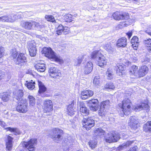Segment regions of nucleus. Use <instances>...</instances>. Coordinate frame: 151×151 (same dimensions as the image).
<instances>
[{"label": "nucleus", "instance_id": "6e6d98bb", "mask_svg": "<svg viewBox=\"0 0 151 151\" xmlns=\"http://www.w3.org/2000/svg\"><path fill=\"white\" fill-rule=\"evenodd\" d=\"M104 49H105L108 51H109L110 50H112V48L110 43L106 45V46L104 47Z\"/></svg>", "mask_w": 151, "mask_h": 151}, {"label": "nucleus", "instance_id": "c03bdc74", "mask_svg": "<svg viewBox=\"0 0 151 151\" xmlns=\"http://www.w3.org/2000/svg\"><path fill=\"white\" fill-rule=\"evenodd\" d=\"M9 16V22H12L17 20V17L15 14H12L11 15H8Z\"/></svg>", "mask_w": 151, "mask_h": 151}, {"label": "nucleus", "instance_id": "ddd939ff", "mask_svg": "<svg viewBox=\"0 0 151 151\" xmlns=\"http://www.w3.org/2000/svg\"><path fill=\"white\" fill-rule=\"evenodd\" d=\"M50 76L53 78H58L61 76L60 72L56 68L52 67L49 70Z\"/></svg>", "mask_w": 151, "mask_h": 151}, {"label": "nucleus", "instance_id": "f704fd0d", "mask_svg": "<svg viewBox=\"0 0 151 151\" xmlns=\"http://www.w3.org/2000/svg\"><path fill=\"white\" fill-rule=\"evenodd\" d=\"M144 43L145 46L147 47V49L150 52H151V39H149L145 40Z\"/></svg>", "mask_w": 151, "mask_h": 151}, {"label": "nucleus", "instance_id": "de8ad7c7", "mask_svg": "<svg viewBox=\"0 0 151 151\" xmlns=\"http://www.w3.org/2000/svg\"><path fill=\"white\" fill-rule=\"evenodd\" d=\"M132 69L129 71L130 75H135V73L138 69V67L135 65H133L132 66Z\"/></svg>", "mask_w": 151, "mask_h": 151}, {"label": "nucleus", "instance_id": "ea45409f", "mask_svg": "<svg viewBox=\"0 0 151 151\" xmlns=\"http://www.w3.org/2000/svg\"><path fill=\"white\" fill-rule=\"evenodd\" d=\"M105 88L109 89L114 90L115 88V86L112 83L110 82L106 84Z\"/></svg>", "mask_w": 151, "mask_h": 151}, {"label": "nucleus", "instance_id": "4be33fe9", "mask_svg": "<svg viewBox=\"0 0 151 151\" xmlns=\"http://www.w3.org/2000/svg\"><path fill=\"white\" fill-rule=\"evenodd\" d=\"M127 44V39L124 37L118 39L116 42V45L119 47H125Z\"/></svg>", "mask_w": 151, "mask_h": 151}, {"label": "nucleus", "instance_id": "6ab92c4d", "mask_svg": "<svg viewBox=\"0 0 151 151\" xmlns=\"http://www.w3.org/2000/svg\"><path fill=\"white\" fill-rule=\"evenodd\" d=\"M21 25L22 27L27 29H32L33 28L34 21H32L29 22L22 21Z\"/></svg>", "mask_w": 151, "mask_h": 151}, {"label": "nucleus", "instance_id": "bf43d9fd", "mask_svg": "<svg viewBox=\"0 0 151 151\" xmlns=\"http://www.w3.org/2000/svg\"><path fill=\"white\" fill-rule=\"evenodd\" d=\"M4 73L2 71L0 70V80L4 77Z\"/></svg>", "mask_w": 151, "mask_h": 151}, {"label": "nucleus", "instance_id": "4d7b16f0", "mask_svg": "<svg viewBox=\"0 0 151 151\" xmlns=\"http://www.w3.org/2000/svg\"><path fill=\"white\" fill-rule=\"evenodd\" d=\"M16 17H17V19H19L22 17L23 15L22 14V13H17L15 14Z\"/></svg>", "mask_w": 151, "mask_h": 151}, {"label": "nucleus", "instance_id": "f257e3e1", "mask_svg": "<svg viewBox=\"0 0 151 151\" xmlns=\"http://www.w3.org/2000/svg\"><path fill=\"white\" fill-rule=\"evenodd\" d=\"M42 52L45 54V56L52 60H53L60 64L63 62L62 59L59 55H57L50 47H44Z\"/></svg>", "mask_w": 151, "mask_h": 151}, {"label": "nucleus", "instance_id": "052dcab7", "mask_svg": "<svg viewBox=\"0 0 151 151\" xmlns=\"http://www.w3.org/2000/svg\"><path fill=\"white\" fill-rule=\"evenodd\" d=\"M127 35L128 36V38H130L132 35V32L129 31L127 33Z\"/></svg>", "mask_w": 151, "mask_h": 151}, {"label": "nucleus", "instance_id": "e433bc0d", "mask_svg": "<svg viewBox=\"0 0 151 151\" xmlns=\"http://www.w3.org/2000/svg\"><path fill=\"white\" fill-rule=\"evenodd\" d=\"M106 76L108 80H110L113 78V74L110 69H108L106 73Z\"/></svg>", "mask_w": 151, "mask_h": 151}, {"label": "nucleus", "instance_id": "3c124183", "mask_svg": "<svg viewBox=\"0 0 151 151\" xmlns=\"http://www.w3.org/2000/svg\"><path fill=\"white\" fill-rule=\"evenodd\" d=\"M99 76H96L94 78L93 80V84L95 86H97L99 85Z\"/></svg>", "mask_w": 151, "mask_h": 151}, {"label": "nucleus", "instance_id": "37998d69", "mask_svg": "<svg viewBox=\"0 0 151 151\" xmlns=\"http://www.w3.org/2000/svg\"><path fill=\"white\" fill-rule=\"evenodd\" d=\"M43 27V25L42 24H40V23L39 22L34 21L33 28H35L36 29H40Z\"/></svg>", "mask_w": 151, "mask_h": 151}, {"label": "nucleus", "instance_id": "393cba45", "mask_svg": "<svg viewBox=\"0 0 151 151\" xmlns=\"http://www.w3.org/2000/svg\"><path fill=\"white\" fill-rule=\"evenodd\" d=\"M131 42L134 49L137 50L139 44L138 38L136 36L133 37L131 40Z\"/></svg>", "mask_w": 151, "mask_h": 151}, {"label": "nucleus", "instance_id": "69168bd1", "mask_svg": "<svg viewBox=\"0 0 151 151\" xmlns=\"http://www.w3.org/2000/svg\"><path fill=\"white\" fill-rule=\"evenodd\" d=\"M142 151H150L148 150H147L146 149H144L143 150H142Z\"/></svg>", "mask_w": 151, "mask_h": 151}, {"label": "nucleus", "instance_id": "338daca9", "mask_svg": "<svg viewBox=\"0 0 151 151\" xmlns=\"http://www.w3.org/2000/svg\"><path fill=\"white\" fill-rule=\"evenodd\" d=\"M26 14H27V13H28V12H26L25 13Z\"/></svg>", "mask_w": 151, "mask_h": 151}, {"label": "nucleus", "instance_id": "9b49d317", "mask_svg": "<svg viewBox=\"0 0 151 151\" xmlns=\"http://www.w3.org/2000/svg\"><path fill=\"white\" fill-rule=\"evenodd\" d=\"M26 62V57L24 54L20 52L19 53L17 59L14 60L15 64L20 66L24 65Z\"/></svg>", "mask_w": 151, "mask_h": 151}, {"label": "nucleus", "instance_id": "412c9836", "mask_svg": "<svg viewBox=\"0 0 151 151\" xmlns=\"http://www.w3.org/2000/svg\"><path fill=\"white\" fill-rule=\"evenodd\" d=\"M125 66L122 63L118 64L115 66L116 73L118 75H122L123 73H124Z\"/></svg>", "mask_w": 151, "mask_h": 151}, {"label": "nucleus", "instance_id": "b1692460", "mask_svg": "<svg viewBox=\"0 0 151 151\" xmlns=\"http://www.w3.org/2000/svg\"><path fill=\"white\" fill-rule=\"evenodd\" d=\"M74 103V101H72L71 104H69L67 108V112L69 115L72 116L74 114L75 112L73 106Z\"/></svg>", "mask_w": 151, "mask_h": 151}, {"label": "nucleus", "instance_id": "f8f14e48", "mask_svg": "<svg viewBox=\"0 0 151 151\" xmlns=\"http://www.w3.org/2000/svg\"><path fill=\"white\" fill-rule=\"evenodd\" d=\"M112 15L114 19L117 20L127 19L129 17L128 13L124 12L120 13L118 12L114 13Z\"/></svg>", "mask_w": 151, "mask_h": 151}, {"label": "nucleus", "instance_id": "13d9d810", "mask_svg": "<svg viewBox=\"0 0 151 151\" xmlns=\"http://www.w3.org/2000/svg\"><path fill=\"white\" fill-rule=\"evenodd\" d=\"M109 103L110 101L109 100L104 101V108H105V106L108 107L109 106Z\"/></svg>", "mask_w": 151, "mask_h": 151}, {"label": "nucleus", "instance_id": "1a4fd4ad", "mask_svg": "<svg viewBox=\"0 0 151 151\" xmlns=\"http://www.w3.org/2000/svg\"><path fill=\"white\" fill-rule=\"evenodd\" d=\"M16 110L20 113H26L28 110L27 103L26 100H21L20 102L19 103V105L16 107Z\"/></svg>", "mask_w": 151, "mask_h": 151}, {"label": "nucleus", "instance_id": "680f3d73", "mask_svg": "<svg viewBox=\"0 0 151 151\" xmlns=\"http://www.w3.org/2000/svg\"><path fill=\"white\" fill-rule=\"evenodd\" d=\"M137 148V146H135L133 147L132 148H131L129 151H136V149Z\"/></svg>", "mask_w": 151, "mask_h": 151}, {"label": "nucleus", "instance_id": "9d476101", "mask_svg": "<svg viewBox=\"0 0 151 151\" xmlns=\"http://www.w3.org/2000/svg\"><path fill=\"white\" fill-rule=\"evenodd\" d=\"M82 122L83 127L87 130H89L94 125V121L91 118L85 116L83 118Z\"/></svg>", "mask_w": 151, "mask_h": 151}, {"label": "nucleus", "instance_id": "0e129e2a", "mask_svg": "<svg viewBox=\"0 0 151 151\" xmlns=\"http://www.w3.org/2000/svg\"><path fill=\"white\" fill-rule=\"evenodd\" d=\"M131 58L132 59H133V60H137V58L136 57H134V58H132V57H131Z\"/></svg>", "mask_w": 151, "mask_h": 151}, {"label": "nucleus", "instance_id": "bb28decb", "mask_svg": "<svg viewBox=\"0 0 151 151\" xmlns=\"http://www.w3.org/2000/svg\"><path fill=\"white\" fill-rule=\"evenodd\" d=\"M13 94L14 97L17 100H20L23 95L22 90H21L14 92Z\"/></svg>", "mask_w": 151, "mask_h": 151}, {"label": "nucleus", "instance_id": "dca6fc26", "mask_svg": "<svg viewBox=\"0 0 151 151\" xmlns=\"http://www.w3.org/2000/svg\"><path fill=\"white\" fill-rule=\"evenodd\" d=\"M149 71L148 67L145 65L141 66L139 69L138 72V76L139 78L143 77L146 75Z\"/></svg>", "mask_w": 151, "mask_h": 151}, {"label": "nucleus", "instance_id": "a878e982", "mask_svg": "<svg viewBox=\"0 0 151 151\" xmlns=\"http://www.w3.org/2000/svg\"><path fill=\"white\" fill-rule=\"evenodd\" d=\"M80 108L81 112L85 114V115L88 114L89 110H88L85 107L84 103L83 102H80Z\"/></svg>", "mask_w": 151, "mask_h": 151}, {"label": "nucleus", "instance_id": "4c0bfd02", "mask_svg": "<svg viewBox=\"0 0 151 151\" xmlns=\"http://www.w3.org/2000/svg\"><path fill=\"white\" fill-rule=\"evenodd\" d=\"M64 27L61 24H60L57 28L56 31V34L58 35H61L63 32V30Z\"/></svg>", "mask_w": 151, "mask_h": 151}, {"label": "nucleus", "instance_id": "0eeeda50", "mask_svg": "<svg viewBox=\"0 0 151 151\" xmlns=\"http://www.w3.org/2000/svg\"><path fill=\"white\" fill-rule=\"evenodd\" d=\"M105 139L106 142L110 143L113 142H116L120 138L119 135L115 133L109 132L106 134Z\"/></svg>", "mask_w": 151, "mask_h": 151}, {"label": "nucleus", "instance_id": "09e8293b", "mask_svg": "<svg viewBox=\"0 0 151 151\" xmlns=\"http://www.w3.org/2000/svg\"><path fill=\"white\" fill-rule=\"evenodd\" d=\"M1 22H9V16L5 15L1 17Z\"/></svg>", "mask_w": 151, "mask_h": 151}, {"label": "nucleus", "instance_id": "7ed1b4c3", "mask_svg": "<svg viewBox=\"0 0 151 151\" xmlns=\"http://www.w3.org/2000/svg\"><path fill=\"white\" fill-rule=\"evenodd\" d=\"M104 55H102L99 51H95L91 54V58L96 60L98 62L99 66L103 68L104 66Z\"/></svg>", "mask_w": 151, "mask_h": 151}, {"label": "nucleus", "instance_id": "20e7f679", "mask_svg": "<svg viewBox=\"0 0 151 151\" xmlns=\"http://www.w3.org/2000/svg\"><path fill=\"white\" fill-rule=\"evenodd\" d=\"M63 133L62 130L58 128H55L52 130L50 136L55 142H58L62 139L61 134Z\"/></svg>", "mask_w": 151, "mask_h": 151}, {"label": "nucleus", "instance_id": "cd10ccee", "mask_svg": "<svg viewBox=\"0 0 151 151\" xmlns=\"http://www.w3.org/2000/svg\"><path fill=\"white\" fill-rule=\"evenodd\" d=\"M37 82L39 87V93L40 94L45 91H46L47 88L44 85L41 81H38Z\"/></svg>", "mask_w": 151, "mask_h": 151}, {"label": "nucleus", "instance_id": "a211bd4d", "mask_svg": "<svg viewBox=\"0 0 151 151\" xmlns=\"http://www.w3.org/2000/svg\"><path fill=\"white\" fill-rule=\"evenodd\" d=\"M93 94V92L91 90H85L81 92V98L82 99L85 100L92 96Z\"/></svg>", "mask_w": 151, "mask_h": 151}, {"label": "nucleus", "instance_id": "864d4df0", "mask_svg": "<svg viewBox=\"0 0 151 151\" xmlns=\"http://www.w3.org/2000/svg\"><path fill=\"white\" fill-rule=\"evenodd\" d=\"M70 32V28L67 27H65L63 30V32L65 35L68 34Z\"/></svg>", "mask_w": 151, "mask_h": 151}, {"label": "nucleus", "instance_id": "2eb2a0df", "mask_svg": "<svg viewBox=\"0 0 151 151\" xmlns=\"http://www.w3.org/2000/svg\"><path fill=\"white\" fill-rule=\"evenodd\" d=\"M35 45L36 44L34 42H30L27 43V47L31 56H35L36 55L37 50Z\"/></svg>", "mask_w": 151, "mask_h": 151}, {"label": "nucleus", "instance_id": "603ef678", "mask_svg": "<svg viewBox=\"0 0 151 151\" xmlns=\"http://www.w3.org/2000/svg\"><path fill=\"white\" fill-rule=\"evenodd\" d=\"M91 110L93 111H96L98 109V104H93L92 106H88Z\"/></svg>", "mask_w": 151, "mask_h": 151}, {"label": "nucleus", "instance_id": "774afa93", "mask_svg": "<svg viewBox=\"0 0 151 151\" xmlns=\"http://www.w3.org/2000/svg\"><path fill=\"white\" fill-rule=\"evenodd\" d=\"M83 151L82 150H78V151Z\"/></svg>", "mask_w": 151, "mask_h": 151}, {"label": "nucleus", "instance_id": "39448f33", "mask_svg": "<svg viewBox=\"0 0 151 151\" xmlns=\"http://www.w3.org/2000/svg\"><path fill=\"white\" fill-rule=\"evenodd\" d=\"M132 103L129 99H125L122 101V107L121 109L123 114L127 116L130 114Z\"/></svg>", "mask_w": 151, "mask_h": 151}, {"label": "nucleus", "instance_id": "c756f323", "mask_svg": "<svg viewBox=\"0 0 151 151\" xmlns=\"http://www.w3.org/2000/svg\"><path fill=\"white\" fill-rule=\"evenodd\" d=\"M1 94V99L4 101L6 102L9 100L10 96L8 93L4 92Z\"/></svg>", "mask_w": 151, "mask_h": 151}, {"label": "nucleus", "instance_id": "a19ab883", "mask_svg": "<svg viewBox=\"0 0 151 151\" xmlns=\"http://www.w3.org/2000/svg\"><path fill=\"white\" fill-rule=\"evenodd\" d=\"M104 103L102 102L100 106V109L99 111L98 114L99 115L103 116L104 115Z\"/></svg>", "mask_w": 151, "mask_h": 151}, {"label": "nucleus", "instance_id": "f3484780", "mask_svg": "<svg viewBox=\"0 0 151 151\" xmlns=\"http://www.w3.org/2000/svg\"><path fill=\"white\" fill-rule=\"evenodd\" d=\"M93 64L91 61L87 62L84 64V73L85 74H89L93 69Z\"/></svg>", "mask_w": 151, "mask_h": 151}, {"label": "nucleus", "instance_id": "7c9ffc66", "mask_svg": "<svg viewBox=\"0 0 151 151\" xmlns=\"http://www.w3.org/2000/svg\"><path fill=\"white\" fill-rule=\"evenodd\" d=\"M36 69L38 71L40 72H43L45 69V65L44 64H37L35 66Z\"/></svg>", "mask_w": 151, "mask_h": 151}, {"label": "nucleus", "instance_id": "72a5a7b5", "mask_svg": "<svg viewBox=\"0 0 151 151\" xmlns=\"http://www.w3.org/2000/svg\"><path fill=\"white\" fill-rule=\"evenodd\" d=\"M133 143V141H128L126 143L122 144V145H120L118 147V150H121L123 149L124 148H126L127 147L129 146L132 143Z\"/></svg>", "mask_w": 151, "mask_h": 151}, {"label": "nucleus", "instance_id": "423d86ee", "mask_svg": "<svg viewBox=\"0 0 151 151\" xmlns=\"http://www.w3.org/2000/svg\"><path fill=\"white\" fill-rule=\"evenodd\" d=\"M43 109L44 113H48L47 115L51 114V112L52 111L53 108L52 103L51 100L46 99L44 101Z\"/></svg>", "mask_w": 151, "mask_h": 151}, {"label": "nucleus", "instance_id": "6e6552de", "mask_svg": "<svg viewBox=\"0 0 151 151\" xmlns=\"http://www.w3.org/2000/svg\"><path fill=\"white\" fill-rule=\"evenodd\" d=\"M37 140L36 139H32L27 142H24L22 144L29 151H34L35 150V146L37 144Z\"/></svg>", "mask_w": 151, "mask_h": 151}, {"label": "nucleus", "instance_id": "4468645a", "mask_svg": "<svg viewBox=\"0 0 151 151\" xmlns=\"http://www.w3.org/2000/svg\"><path fill=\"white\" fill-rule=\"evenodd\" d=\"M139 123L138 119L136 117L134 116H132L129 118L128 125L132 129L135 130L137 128Z\"/></svg>", "mask_w": 151, "mask_h": 151}, {"label": "nucleus", "instance_id": "5fc2aeb1", "mask_svg": "<svg viewBox=\"0 0 151 151\" xmlns=\"http://www.w3.org/2000/svg\"><path fill=\"white\" fill-rule=\"evenodd\" d=\"M9 130L11 132H12L14 133V134L16 135L17 134H18V133L17 132V129H15L14 128H12L10 127H8V128Z\"/></svg>", "mask_w": 151, "mask_h": 151}, {"label": "nucleus", "instance_id": "5701e85b", "mask_svg": "<svg viewBox=\"0 0 151 151\" xmlns=\"http://www.w3.org/2000/svg\"><path fill=\"white\" fill-rule=\"evenodd\" d=\"M12 139L13 138L11 137L8 136L6 142V149L7 151H10L12 149Z\"/></svg>", "mask_w": 151, "mask_h": 151}, {"label": "nucleus", "instance_id": "f03ea898", "mask_svg": "<svg viewBox=\"0 0 151 151\" xmlns=\"http://www.w3.org/2000/svg\"><path fill=\"white\" fill-rule=\"evenodd\" d=\"M104 133V130L98 128L95 131L93 134L95 140H91L88 142V144L92 149L95 148L97 144V139L103 137Z\"/></svg>", "mask_w": 151, "mask_h": 151}, {"label": "nucleus", "instance_id": "79ce46f5", "mask_svg": "<svg viewBox=\"0 0 151 151\" xmlns=\"http://www.w3.org/2000/svg\"><path fill=\"white\" fill-rule=\"evenodd\" d=\"M45 19L48 21L51 22L53 23H55L56 21L54 17L52 15H47L45 16Z\"/></svg>", "mask_w": 151, "mask_h": 151}, {"label": "nucleus", "instance_id": "58836bf2", "mask_svg": "<svg viewBox=\"0 0 151 151\" xmlns=\"http://www.w3.org/2000/svg\"><path fill=\"white\" fill-rule=\"evenodd\" d=\"M29 102L30 105L34 106L35 104V98L32 96H28Z\"/></svg>", "mask_w": 151, "mask_h": 151}, {"label": "nucleus", "instance_id": "a18cd8bd", "mask_svg": "<svg viewBox=\"0 0 151 151\" xmlns=\"http://www.w3.org/2000/svg\"><path fill=\"white\" fill-rule=\"evenodd\" d=\"M98 101L97 99H92L89 101L88 103V106H92L93 104H98Z\"/></svg>", "mask_w": 151, "mask_h": 151}, {"label": "nucleus", "instance_id": "c9c22d12", "mask_svg": "<svg viewBox=\"0 0 151 151\" xmlns=\"http://www.w3.org/2000/svg\"><path fill=\"white\" fill-rule=\"evenodd\" d=\"M73 16L70 14H67L65 15L63 17V18L65 22H70L72 20Z\"/></svg>", "mask_w": 151, "mask_h": 151}, {"label": "nucleus", "instance_id": "e2e57ef3", "mask_svg": "<svg viewBox=\"0 0 151 151\" xmlns=\"http://www.w3.org/2000/svg\"><path fill=\"white\" fill-rule=\"evenodd\" d=\"M146 32L149 35H150L151 36V32H149L147 30L146 31Z\"/></svg>", "mask_w": 151, "mask_h": 151}, {"label": "nucleus", "instance_id": "49530a36", "mask_svg": "<svg viewBox=\"0 0 151 151\" xmlns=\"http://www.w3.org/2000/svg\"><path fill=\"white\" fill-rule=\"evenodd\" d=\"M12 53V56L13 58H17L19 53L17 51L16 49H13L11 52Z\"/></svg>", "mask_w": 151, "mask_h": 151}, {"label": "nucleus", "instance_id": "8fccbe9b", "mask_svg": "<svg viewBox=\"0 0 151 151\" xmlns=\"http://www.w3.org/2000/svg\"><path fill=\"white\" fill-rule=\"evenodd\" d=\"M4 47L0 46V63L2 62V57L4 55Z\"/></svg>", "mask_w": 151, "mask_h": 151}, {"label": "nucleus", "instance_id": "473e14b6", "mask_svg": "<svg viewBox=\"0 0 151 151\" xmlns=\"http://www.w3.org/2000/svg\"><path fill=\"white\" fill-rule=\"evenodd\" d=\"M84 58L83 55H81L79 56L76 60L75 61L74 65L76 66H79L83 60Z\"/></svg>", "mask_w": 151, "mask_h": 151}, {"label": "nucleus", "instance_id": "2f4dec72", "mask_svg": "<svg viewBox=\"0 0 151 151\" xmlns=\"http://www.w3.org/2000/svg\"><path fill=\"white\" fill-rule=\"evenodd\" d=\"M27 84H25V85L26 86L27 88L30 90H32L35 88V81H33L32 80H31L29 82L26 81Z\"/></svg>", "mask_w": 151, "mask_h": 151}, {"label": "nucleus", "instance_id": "c85d7f7f", "mask_svg": "<svg viewBox=\"0 0 151 151\" xmlns=\"http://www.w3.org/2000/svg\"><path fill=\"white\" fill-rule=\"evenodd\" d=\"M143 129L145 132H151V121H148L143 126Z\"/></svg>", "mask_w": 151, "mask_h": 151}, {"label": "nucleus", "instance_id": "aec40b11", "mask_svg": "<svg viewBox=\"0 0 151 151\" xmlns=\"http://www.w3.org/2000/svg\"><path fill=\"white\" fill-rule=\"evenodd\" d=\"M149 106L148 104L142 103L141 104L139 105L135 106L134 110L136 111H139L142 110H145L147 111H149Z\"/></svg>", "mask_w": 151, "mask_h": 151}]
</instances>
